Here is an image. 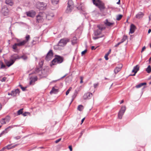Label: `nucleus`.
<instances>
[{"label": "nucleus", "instance_id": "f257e3e1", "mask_svg": "<svg viewBox=\"0 0 151 151\" xmlns=\"http://www.w3.org/2000/svg\"><path fill=\"white\" fill-rule=\"evenodd\" d=\"M69 41L70 39L68 38L62 39L59 41L58 45L54 46V49L55 50H60Z\"/></svg>", "mask_w": 151, "mask_h": 151}, {"label": "nucleus", "instance_id": "f03ea898", "mask_svg": "<svg viewBox=\"0 0 151 151\" xmlns=\"http://www.w3.org/2000/svg\"><path fill=\"white\" fill-rule=\"evenodd\" d=\"M55 58L52 61V65H56L61 63L63 61L64 58L60 56L55 55Z\"/></svg>", "mask_w": 151, "mask_h": 151}, {"label": "nucleus", "instance_id": "7ed1b4c3", "mask_svg": "<svg viewBox=\"0 0 151 151\" xmlns=\"http://www.w3.org/2000/svg\"><path fill=\"white\" fill-rule=\"evenodd\" d=\"M94 4L98 7L100 10L104 9V4L100 0H92Z\"/></svg>", "mask_w": 151, "mask_h": 151}, {"label": "nucleus", "instance_id": "20e7f679", "mask_svg": "<svg viewBox=\"0 0 151 151\" xmlns=\"http://www.w3.org/2000/svg\"><path fill=\"white\" fill-rule=\"evenodd\" d=\"M46 17V14L44 13H40L36 16L37 22H41L43 21Z\"/></svg>", "mask_w": 151, "mask_h": 151}, {"label": "nucleus", "instance_id": "39448f33", "mask_svg": "<svg viewBox=\"0 0 151 151\" xmlns=\"http://www.w3.org/2000/svg\"><path fill=\"white\" fill-rule=\"evenodd\" d=\"M36 6L38 9L43 10L45 9L46 4H44L43 2H37L36 3Z\"/></svg>", "mask_w": 151, "mask_h": 151}, {"label": "nucleus", "instance_id": "423d86ee", "mask_svg": "<svg viewBox=\"0 0 151 151\" xmlns=\"http://www.w3.org/2000/svg\"><path fill=\"white\" fill-rule=\"evenodd\" d=\"M125 110L126 107L125 106H122L119 113L118 118L119 119H122V116L123 115Z\"/></svg>", "mask_w": 151, "mask_h": 151}, {"label": "nucleus", "instance_id": "0eeeda50", "mask_svg": "<svg viewBox=\"0 0 151 151\" xmlns=\"http://www.w3.org/2000/svg\"><path fill=\"white\" fill-rule=\"evenodd\" d=\"M10 120V117L9 116H7L5 118L1 119L0 121V122L1 124H5L8 123Z\"/></svg>", "mask_w": 151, "mask_h": 151}, {"label": "nucleus", "instance_id": "6e6552de", "mask_svg": "<svg viewBox=\"0 0 151 151\" xmlns=\"http://www.w3.org/2000/svg\"><path fill=\"white\" fill-rule=\"evenodd\" d=\"M53 56V53L52 50H50L47 53L46 57V59L47 60H50Z\"/></svg>", "mask_w": 151, "mask_h": 151}, {"label": "nucleus", "instance_id": "1a4fd4ad", "mask_svg": "<svg viewBox=\"0 0 151 151\" xmlns=\"http://www.w3.org/2000/svg\"><path fill=\"white\" fill-rule=\"evenodd\" d=\"M139 66L138 65H137L136 66L134 67L133 70H132V72L134 73V74L132 75H130L131 76H135L136 73L139 70Z\"/></svg>", "mask_w": 151, "mask_h": 151}, {"label": "nucleus", "instance_id": "9d476101", "mask_svg": "<svg viewBox=\"0 0 151 151\" xmlns=\"http://www.w3.org/2000/svg\"><path fill=\"white\" fill-rule=\"evenodd\" d=\"M9 12V9L6 7H4L2 9L1 12L4 16L8 15Z\"/></svg>", "mask_w": 151, "mask_h": 151}, {"label": "nucleus", "instance_id": "9b49d317", "mask_svg": "<svg viewBox=\"0 0 151 151\" xmlns=\"http://www.w3.org/2000/svg\"><path fill=\"white\" fill-rule=\"evenodd\" d=\"M93 96V94L91 93H85L83 96L84 99H89Z\"/></svg>", "mask_w": 151, "mask_h": 151}, {"label": "nucleus", "instance_id": "f8f14e48", "mask_svg": "<svg viewBox=\"0 0 151 151\" xmlns=\"http://www.w3.org/2000/svg\"><path fill=\"white\" fill-rule=\"evenodd\" d=\"M26 14L28 17H35L36 12L32 10L26 12Z\"/></svg>", "mask_w": 151, "mask_h": 151}, {"label": "nucleus", "instance_id": "ddd939ff", "mask_svg": "<svg viewBox=\"0 0 151 151\" xmlns=\"http://www.w3.org/2000/svg\"><path fill=\"white\" fill-rule=\"evenodd\" d=\"M30 39V36L29 35H27L25 37V40H24L21 42V43L22 45H24L26 44L27 42H28Z\"/></svg>", "mask_w": 151, "mask_h": 151}, {"label": "nucleus", "instance_id": "4468645a", "mask_svg": "<svg viewBox=\"0 0 151 151\" xmlns=\"http://www.w3.org/2000/svg\"><path fill=\"white\" fill-rule=\"evenodd\" d=\"M20 58L18 55L14 54L11 56L10 59L12 61H14V63L16 59Z\"/></svg>", "mask_w": 151, "mask_h": 151}, {"label": "nucleus", "instance_id": "2eb2a0df", "mask_svg": "<svg viewBox=\"0 0 151 151\" xmlns=\"http://www.w3.org/2000/svg\"><path fill=\"white\" fill-rule=\"evenodd\" d=\"M13 127L12 126H9L7 128H6L0 134V137H1L3 135H4L7 133L9 131L8 129L9 128H12Z\"/></svg>", "mask_w": 151, "mask_h": 151}, {"label": "nucleus", "instance_id": "dca6fc26", "mask_svg": "<svg viewBox=\"0 0 151 151\" xmlns=\"http://www.w3.org/2000/svg\"><path fill=\"white\" fill-rule=\"evenodd\" d=\"M122 66V65H119V67H116L114 70V72L115 73V74H116L120 71L121 69Z\"/></svg>", "mask_w": 151, "mask_h": 151}, {"label": "nucleus", "instance_id": "f3484780", "mask_svg": "<svg viewBox=\"0 0 151 151\" xmlns=\"http://www.w3.org/2000/svg\"><path fill=\"white\" fill-rule=\"evenodd\" d=\"M23 46L21 42L17 43H15L12 46V48L15 50H17V46Z\"/></svg>", "mask_w": 151, "mask_h": 151}, {"label": "nucleus", "instance_id": "a211bd4d", "mask_svg": "<svg viewBox=\"0 0 151 151\" xmlns=\"http://www.w3.org/2000/svg\"><path fill=\"white\" fill-rule=\"evenodd\" d=\"M54 16L53 13H50L46 16V18L48 20H51Z\"/></svg>", "mask_w": 151, "mask_h": 151}, {"label": "nucleus", "instance_id": "6ab92c4d", "mask_svg": "<svg viewBox=\"0 0 151 151\" xmlns=\"http://www.w3.org/2000/svg\"><path fill=\"white\" fill-rule=\"evenodd\" d=\"M136 27L133 24H131L130 26V31L129 33L132 34L133 33Z\"/></svg>", "mask_w": 151, "mask_h": 151}, {"label": "nucleus", "instance_id": "aec40b11", "mask_svg": "<svg viewBox=\"0 0 151 151\" xmlns=\"http://www.w3.org/2000/svg\"><path fill=\"white\" fill-rule=\"evenodd\" d=\"M48 75L47 71V70H41V73L39 74V75L40 76H46Z\"/></svg>", "mask_w": 151, "mask_h": 151}, {"label": "nucleus", "instance_id": "412c9836", "mask_svg": "<svg viewBox=\"0 0 151 151\" xmlns=\"http://www.w3.org/2000/svg\"><path fill=\"white\" fill-rule=\"evenodd\" d=\"M5 63L6 65L8 67H9L12 65L14 63V61H12L10 59V61L5 60Z\"/></svg>", "mask_w": 151, "mask_h": 151}, {"label": "nucleus", "instance_id": "4be33fe9", "mask_svg": "<svg viewBox=\"0 0 151 151\" xmlns=\"http://www.w3.org/2000/svg\"><path fill=\"white\" fill-rule=\"evenodd\" d=\"M73 7L74 6H73L68 5L66 10V12L67 13L70 12L73 9Z\"/></svg>", "mask_w": 151, "mask_h": 151}, {"label": "nucleus", "instance_id": "5701e85b", "mask_svg": "<svg viewBox=\"0 0 151 151\" xmlns=\"http://www.w3.org/2000/svg\"><path fill=\"white\" fill-rule=\"evenodd\" d=\"M97 27L101 31L104 30L106 29L105 26L104 24H100L97 25Z\"/></svg>", "mask_w": 151, "mask_h": 151}, {"label": "nucleus", "instance_id": "b1692460", "mask_svg": "<svg viewBox=\"0 0 151 151\" xmlns=\"http://www.w3.org/2000/svg\"><path fill=\"white\" fill-rule=\"evenodd\" d=\"M5 3L10 6H12L14 4V2L13 0H5Z\"/></svg>", "mask_w": 151, "mask_h": 151}, {"label": "nucleus", "instance_id": "393cba45", "mask_svg": "<svg viewBox=\"0 0 151 151\" xmlns=\"http://www.w3.org/2000/svg\"><path fill=\"white\" fill-rule=\"evenodd\" d=\"M144 14L141 12H139L136 16V17L137 18L139 19L142 18L144 16Z\"/></svg>", "mask_w": 151, "mask_h": 151}, {"label": "nucleus", "instance_id": "a878e982", "mask_svg": "<svg viewBox=\"0 0 151 151\" xmlns=\"http://www.w3.org/2000/svg\"><path fill=\"white\" fill-rule=\"evenodd\" d=\"M104 23L106 25L108 26L113 25L114 24L113 23H111L109 22L107 19L106 20V21L104 22Z\"/></svg>", "mask_w": 151, "mask_h": 151}, {"label": "nucleus", "instance_id": "bb28decb", "mask_svg": "<svg viewBox=\"0 0 151 151\" xmlns=\"http://www.w3.org/2000/svg\"><path fill=\"white\" fill-rule=\"evenodd\" d=\"M42 68L41 67L36 68L35 69V73H38L39 75V73H41V72Z\"/></svg>", "mask_w": 151, "mask_h": 151}, {"label": "nucleus", "instance_id": "cd10ccee", "mask_svg": "<svg viewBox=\"0 0 151 151\" xmlns=\"http://www.w3.org/2000/svg\"><path fill=\"white\" fill-rule=\"evenodd\" d=\"M58 89H55L54 87H53L51 91H50V94L56 93L58 92Z\"/></svg>", "mask_w": 151, "mask_h": 151}, {"label": "nucleus", "instance_id": "c85d7f7f", "mask_svg": "<svg viewBox=\"0 0 151 151\" xmlns=\"http://www.w3.org/2000/svg\"><path fill=\"white\" fill-rule=\"evenodd\" d=\"M68 5L74 6V4L72 0H68Z\"/></svg>", "mask_w": 151, "mask_h": 151}, {"label": "nucleus", "instance_id": "c756f323", "mask_svg": "<svg viewBox=\"0 0 151 151\" xmlns=\"http://www.w3.org/2000/svg\"><path fill=\"white\" fill-rule=\"evenodd\" d=\"M146 83H142L139 84L137 85L136 86V87L137 88H139L142 86L143 85H146Z\"/></svg>", "mask_w": 151, "mask_h": 151}, {"label": "nucleus", "instance_id": "7c9ffc66", "mask_svg": "<svg viewBox=\"0 0 151 151\" xmlns=\"http://www.w3.org/2000/svg\"><path fill=\"white\" fill-rule=\"evenodd\" d=\"M111 52V49H110L109 50V52H108L107 53H106V54L105 55L104 58L106 60H108V55H109V54Z\"/></svg>", "mask_w": 151, "mask_h": 151}, {"label": "nucleus", "instance_id": "2f4dec72", "mask_svg": "<svg viewBox=\"0 0 151 151\" xmlns=\"http://www.w3.org/2000/svg\"><path fill=\"white\" fill-rule=\"evenodd\" d=\"M77 39L76 37H74L73 38V40H72V44L74 45L77 43Z\"/></svg>", "mask_w": 151, "mask_h": 151}, {"label": "nucleus", "instance_id": "473e14b6", "mask_svg": "<svg viewBox=\"0 0 151 151\" xmlns=\"http://www.w3.org/2000/svg\"><path fill=\"white\" fill-rule=\"evenodd\" d=\"M146 71L148 73H150L151 71V68L150 65H149L146 68Z\"/></svg>", "mask_w": 151, "mask_h": 151}, {"label": "nucleus", "instance_id": "72a5a7b5", "mask_svg": "<svg viewBox=\"0 0 151 151\" xmlns=\"http://www.w3.org/2000/svg\"><path fill=\"white\" fill-rule=\"evenodd\" d=\"M59 0H51L52 3L53 4H56L58 3Z\"/></svg>", "mask_w": 151, "mask_h": 151}, {"label": "nucleus", "instance_id": "f704fd0d", "mask_svg": "<svg viewBox=\"0 0 151 151\" xmlns=\"http://www.w3.org/2000/svg\"><path fill=\"white\" fill-rule=\"evenodd\" d=\"M83 109V106L82 105H79L78 106V109L80 111H81Z\"/></svg>", "mask_w": 151, "mask_h": 151}, {"label": "nucleus", "instance_id": "c9c22d12", "mask_svg": "<svg viewBox=\"0 0 151 151\" xmlns=\"http://www.w3.org/2000/svg\"><path fill=\"white\" fill-rule=\"evenodd\" d=\"M127 36L124 35L122 40V41L121 42L122 43L125 41L127 39Z\"/></svg>", "mask_w": 151, "mask_h": 151}, {"label": "nucleus", "instance_id": "e433bc0d", "mask_svg": "<svg viewBox=\"0 0 151 151\" xmlns=\"http://www.w3.org/2000/svg\"><path fill=\"white\" fill-rule=\"evenodd\" d=\"M122 17V15H119L117 16L116 19L117 20H120Z\"/></svg>", "mask_w": 151, "mask_h": 151}, {"label": "nucleus", "instance_id": "4c0bfd02", "mask_svg": "<svg viewBox=\"0 0 151 151\" xmlns=\"http://www.w3.org/2000/svg\"><path fill=\"white\" fill-rule=\"evenodd\" d=\"M23 109H21L17 111L18 115H19L22 114Z\"/></svg>", "mask_w": 151, "mask_h": 151}, {"label": "nucleus", "instance_id": "58836bf2", "mask_svg": "<svg viewBox=\"0 0 151 151\" xmlns=\"http://www.w3.org/2000/svg\"><path fill=\"white\" fill-rule=\"evenodd\" d=\"M11 95L13 96H16L17 95V93L15 92V91H13L12 92Z\"/></svg>", "mask_w": 151, "mask_h": 151}, {"label": "nucleus", "instance_id": "ea45409f", "mask_svg": "<svg viewBox=\"0 0 151 151\" xmlns=\"http://www.w3.org/2000/svg\"><path fill=\"white\" fill-rule=\"evenodd\" d=\"M1 77H0V81L1 82H4L6 81L7 78L6 77H3L1 79Z\"/></svg>", "mask_w": 151, "mask_h": 151}, {"label": "nucleus", "instance_id": "a19ab883", "mask_svg": "<svg viewBox=\"0 0 151 151\" xmlns=\"http://www.w3.org/2000/svg\"><path fill=\"white\" fill-rule=\"evenodd\" d=\"M20 58H22L24 60L27 59V56L26 55H23L20 57Z\"/></svg>", "mask_w": 151, "mask_h": 151}, {"label": "nucleus", "instance_id": "79ce46f5", "mask_svg": "<svg viewBox=\"0 0 151 151\" xmlns=\"http://www.w3.org/2000/svg\"><path fill=\"white\" fill-rule=\"evenodd\" d=\"M22 115L24 116H26L28 115H29L30 113L29 112H25L24 113L22 114Z\"/></svg>", "mask_w": 151, "mask_h": 151}, {"label": "nucleus", "instance_id": "37998d69", "mask_svg": "<svg viewBox=\"0 0 151 151\" xmlns=\"http://www.w3.org/2000/svg\"><path fill=\"white\" fill-rule=\"evenodd\" d=\"M17 94H19V90L18 89H17L14 91Z\"/></svg>", "mask_w": 151, "mask_h": 151}, {"label": "nucleus", "instance_id": "c03bdc74", "mask_svg": "<svg viewBox=\"0 0 151 151\" xmlns=\"http://www.w3.org/2000/svg\"><path fill=\"white\" fill-rule=\"evenodd\" d=\"M19 86L22 89L23 91H24L25 90L26 87L24 88L21 85H20Z\"/></svg>", "mask_w": 151, "mask_h": 151}, {"label": "nucleus", "instance_id": "a18cd8bd", "mask_svg": "<svg viewBox=\"0 0 151 151\" xmlns=\"http://www.w3.org/2000/svg\"><path fill=\"white\" fill-rule=\"evenodd\" d=\"M87 50H86L83 51L81 52V54L82 55L85 54L87 52Z\"/></svg>", "mask_w": 151, "mask_h": 151}, {"label": "nucleus", "instance_id": "49530a36", "mask_svg": "<svg viewBox=\"0 0 151 151\" xmlns=\"http://www.w3.org/2000/svg\"><path fill=\"white\" fill-rule=\"evenodd\" d=\"M1 68H5V65H4L2 63H1Z\"/></svg>", "mask_w": 151, "mask_h": 151}, {"label": "nucleus", "instance_id": "de8ad7c7", "mask_svg": "<svg viewBox=\"0 0 151 151\" xmlns=\"http://www.w3.org/2000/svg\"><path fill=\"white\" fill-rule=\"evenodd\" d=\"M61 139V138H60L57 140H56L55 141V142L56 143H57L58 142H59Z\"/></svg>", "mask_w": 151, "mask_h": 151}, {"label": "nucleus", "instance_id": "09e8293b", "mask_svg": "<svg viewBox=\"0 0 151 151\" xmlns=\"http://www.w3.org/2000/svg\"><path fill=\"white\" fill-rule=\"evenodd\" d=\"M145 49H146L145 46H144L142 49L141 52H142Z\"/></svg>", "mask_w": 151, "mask_h": 151}, {"label": "nucleus", "instance_id": "8fccbe9b", "mask_svg": "<svg viewBox=\"0 0 151 151\" xmlns=\"http://www.w3.org/2000/svg\"><path fill=\"white\" fill-rule=\"evenodd\" d=\"M121 43H122L121 42H119L117 44L115 45L114 46V47H117Z\"/></svg>", "mask_w": 151, "mask_h": 151}, {"label": "nucleus", "instance_id": "3c124183", "mask_svg": "<svg viewBox=\"0 0 151 151\" xmlns=\"http://www.w3.org/2000/svg\"><path fill=\"white\" fill-rule=\"evenodd\" d=\"M80 79H81L80 83H83V77H81Z\"/></svg>", "mask_w": 151, "mask_h": 151}, {"label": "nucleus", "instance_id": "603ef678", "mask_svg": "<svg viewBox=\"0 0 151 151\" xmlns=\"http://www.w3.org/2000/svg\"><path fill=\"white\" fill-rule=\"evenodd\" d=\"M98 85V83L94 84V86L95 88H96Z\"/></svg>", "mask_w": 151, "mask_h": 151}, {"label": "nucleus", "instance_id": "864d4df0", "mask_svg": "<svg viewBox=\"0 0 151 151\" xmlns=\"http://www.w3.org/2000/svg\"><path fill=\"white\" fill-rule=\"evenodd\" d=\"M69 148L70 151H72V148L71 146H69Z\"/></svg>", "mask_w": 151, "mask_h": 151}, {"label": "nucleus", "instance_id": "5fc2aeb1", "mask_svg": "<svg viewBox=\"0 0 151 151\" xmlns=\"http://www.w3.org/2000/svg\"><path fill=\"white\" fill-rule=\"evenodd\" d=\"M96 48H95V47L94 46H92L91 47V49L92 50H95Z\"/></svg>", "mask_w": 151, "mask_h": 151}, {"label": "nucleus", "instance_id": "6e6d98bb", "mask_svg": "<svg viewBox=\"0 0 151 151\" xmlns=\"http://www.w3.org/2000/svg\"><path fill=\"white\" fill-rule=\"evenodd\" d=\"M10 147V146H7L6 148L8 149L9 150V149H11L12 148L11 147Z\"/></svg>", "mask_w": 151, "mask_h": 151}, {"label": "nucleus", "instance_id": "4d7b16f0", "mask_svg": "<svg viewBox=\"0 0 151 151\" xmlns=\"http://www.w3.org/2000/svg\"><path fill=\"white\" fill-rule=\"evenodd\" d=\"M69 92H70L69 91H68V90H67V91L66 92V95H68L69 94Z\"/></svg>", "mask_w": 151, "mask_h": 151}, {"label": "nucleus", "instance_id": "13d9d810", "mask_svg": "<svg viewBox=\"0 0 151 151\" xmlns=\"http://www.w3.org/2000/svg\"><path fill=\"white\" fill-rule=\"evenodd\" d=\"M85 118H83V119H82V120H81V124H82V123L83 122H84V120H85Z\"/></svg>", "mask_w": 151, "mask_h": 151}, {"label": "nucleus", "instance_id": "bf43d9fd", "mask_svg": "<svg viewBox=\"0 0 151 151\" xmlns=\"http://www.w3.org/2000/svg\"><path fill=\"white\" fill-rule=\"evenodd\" d=\"M99 38V37H93V39H94V40H96V39H98V38Z\"/></svg>", "mask_w": 151, "mask_h": 151}, {"label": "nucleus", "instance_id": "052dcab7", "mask_svg": "<svg viewBox=\"0 0 151 151\" xmlns=\"http://www.w3.org/2000/svg\"><path fill=\"white\" fill-rule=\"evenodd\" d=\"M120 0H119V1H118L117 2V4H120Z\"/></svg>", "mask_w": 151, "mask_h": 151}, {"label": "nucleus", "instance_id": "680f3d73", "mask_svg": "<svg viewBox=\"0 0 151 151\" xmlns=\"http://www.w3.org/2000/svg\"><path fill=\"white\" fill-rule=\"evenodd\" d=\"M33 82V81H32V80H31L30 81V83H29L30 84V85H31V84H32V83Z\"/></svg>", "mask_w": 151, "mask_h": 151}, {"label": "nucleus", "instance_id": "e2e57ef3", "mask_svg": "<svg viewBox=\"0 0 151 151\" xmlns=\"http://www.w3.org/2000/svg\"><path fill=\"white\" fill-rule=\"evenodd\" d=\"M72 88V87H70V88L68 89V91H71V90Z\"/></svg>", "mask_w": 151, "mask_h": 151}, {"label": "nucleus", "instance_id": "0e129e2a", "mask_svg": "<svg viewBox=\"0 0 151 151\" xmlns=\"http://www.w3.org/2000/svg\"><path fill=\"white\" fill-rule=\"evenodd\" d=\"M151 32V29H149L148 30V33H150Z\"/></svg>", "mask_w": 151, "mask_h": 151}, {"label": "nucleus", "instance_id": "69168bd1", "mask_svg": "<svg viewBox=\"0 0 151 151\" xmlns=\"http://www.w3.org/2000/svg\"><path fill=\"white\" fill-rule=\"evenodd\" d=\"M101 33V32H97L96 34H97V35H99Z\"/></svg>", "mask_w": 151, "mask_h": 151}, {"label": "nucleus", "instance_id": "338daca9", "mask_svg": "<svg viewBox=\"0 0 151 151\" xmlns=\"http://www.w3.org/2000/svg\"><path fill=\"white\" fill-rule=\"evenodd\" d=\"M124 102V100H122L121 102L120 103V104H122V103H123Z\"/></svg>", "mask_w": 151, "mask_h": 151}, {"label": "nucleus", "instance_id": "774afa93", "mask_svg": "<svg viewBox=\"0 0 151 151\" xmlns=\"http://www.w3.org/2000/svg\"><path fill=\"white\" fill-rule=\"evenodd\" d=\"M18 137L17 138V139H20V137H19V136L18 137Z\"/></svg>", "mask_w": 151, "mask_h": 151}]
</instances>
